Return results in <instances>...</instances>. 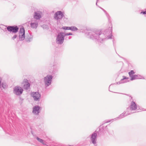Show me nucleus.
Listing matches in <instances>:
<instances>
[{
	"mask_svg": "<svg viewBox=\"0 0 146 146\" xmlns=\"http://www.w3.org/2000/svg\"><path fill=\"white\" fill-rule=\"evenodd\" d=\"M97 134L96 132H94L91 135V140L93 144L95 145L96 143Z\"/></svg>",
	"mask_w": 146,
	"mask_h": 146,
	"instance_id": "obj_11",
	"label": "nucleus"
},
{
	"mask_svg": "<svg viewBox=\"0 0 146 146\" xmlns=\"http://www.w3.org/2000/svg\"><path fill=\"white\" fill-rule=\"evenodd\" d=\"M40 107L38 106H36L33 108V113L35 115H38L40 112Z\"/></svg>",
	"mask_w": 146,
	"mask_h": 146,
	"instance_id": "obj_12",
	"label": "nucleus"
},
{
	"mask_svg": "<svg viewBox=\"0 0 146 146\" xmlns=\"http://www.w3.org/2000/svg\"><path fill=\"white\" fill-rule=\"evenodd\" d=\"M106 130L108 132V128L107 127V126H106Z\"/></svg>",
	"mask_w": 146,
	"mask_h": 146,
	"instance_id": "obj_32",
	"label": "nucleus"
},
{
	"mask_svg": "<svg viewBox=\"0 0 146 146\" xmlns=\"http://www.w3.org/2000/svg\"><path fill=\"white\" fill-rule=\"evenodd\" d=\"M140 14H143L145 15L146 14V11H141L140 13Z\"/></svg>",
	"mask_w": 146,
	"mask_h": 146,
	"instance_id": "obj_28",
	"label": "nucleus"
},
{
	"mask_svg": "<svg viewBox=\"0 0 146 146\" xmlns=\"http://www.w3.org/2000/svg\"><path fill=\"white\" fill-rule=\"evenodd\" d=\"M23 89L20 86H17L13 88V93L16 95L20 96L23 93Z\"/></svg>",
	"mask_w": 146,
	"mask_h": 146,
	"instance_id": "obj_5",
	"label": "nucleus"
},
{
	"mask_svg": "<svg viewBox=\"0 0 146 146\" xmlns=\"http://www.w3.org/2000/svg\"><path fill=\"white\" fill-rule=\"evenodd\" d=\"M112 31V29H111V33Z\"/></svg>",
	"mask_w": 146,
	"mask_h": 146,
	"instance_id": "obj_34",
	"label": "nucleus"
},
{
	"mask_svg": "<svg viewBox=\"0 0 146 146\" xmlns=\"http://www.w3.org/2000/svg\"><path fill=\"white\" fill-rule=\"evenodd\" d=\"M17 37V36L16 35H15L13 36V37H12V39L13 40H14Z\"/></svg>",
	"mask_w": 146,
	"mask_h": 146,
	"instance_id": "obj_27",
	"label": "nucleus"
},
{
	"mask_svg": "<svg viewBox=\"0 0 146 146\" xmlns=\"http://www.w3.org/2000/svg\"><path fill=\"white\" fill-rule=\"evenodd\" d=\"M123 78L119 82V84L126 82L128 81V78H126L125 76H123Z\"/></svg>",
	"mask_w": 146,
	"mask_h": 146,
	"instance_id": "obj_16",
	"label": "nucleus"
},
{
	"mask_svg": "<svg viewBox=\"0 0 146 146\" xmlns=\"http://www.w3.org/2000/svg\"><path fill=\"white\" fill-rule=\"evenodd\" d=\"M2 80V78L0 77V88L1 87V82Z\"/></svg>",
	"mask_w": 146,
	"mask_h": 146,
	"instance_id": "obj_30",
	"label": "nucleus"
},
{
	"mask_svg": "<svg viewBox=\"0 0 146 146\" xmlns=\"http://www.w3.org/2000/svg\"><path fill=\"white\" fill-rule=\"evenodd\" d=\"M98 1V0H97V2H96V5H97V1Z\"/></svg>",
	"mask_w": 146,
	"mask_h": 146,
	"instance_id": "obj_33",
	"label": "nucleus"
},
{
	"mask_svg": "<svg viewBox=\"0 0 146 146\" xmlns=\"http://www.w3.org/2000/svg\"><path fill=\"white\" fill-rule=\"evenodd\" d=\"M88 37L93 40H95L98 42L102 43L105 39L111 38L109 36L106 37L104 33H102L100 31L94 30L88 31L86 33Z\"/></svg>",
	"mask_w": 146,
	"mask_h": 146,
	"instance_id": "obj_1",
	"label": "nucleus"
},
{
	"mask_svg": "<svg viewBox=\"0 0 146 146\" xmlns=\"http://www.w3.org/2000/svg\"><path fill=\"white\" fill-rule=\"evenodd\" d=\"M64 16L63 14L61 11H57L54 14V18L56 20L61 19Z\"/></svg>",
	"mask_w": 146,
	"mask_h": 146,
	"instance_id": "obj_8",
	"label": "nucleus"
},
{
	"mask_svg": "<svg viewBox=\"0 0 146 146\" xmlns=\"http://www.w3.org/2000/svg\"><path fill=\"white\" fill-rule=\"evenodd\" d=\"M31 28L33 29H36L38 26V21L36 19H33L30 24Z\"/></svg>",
	"mask_w": 146,
	"mask_h": 146,
	"instance_id": "obj_9",
	"label": "nucleus"
},
{
	"mask_svg": "<svg viewBox=\"0 0 146 146\" xmlns=\"http://www.w3.org/2000/svg\"><path fill=\"white\" fill-rule=\"evenodd\" d=\"M23 84H24L23 86L24 89L27 90L29 89L30 84L28 82V80L27 79H25L24 80Z\"/></svg>",
	"mask_w": 146,
	"mask_h": 146,
	"instance_id": "obj_13",
	"label": "nucleus"
},
{
	"mask_svg": "<svg viewBox=\"0 0 146 146\" xmlns=\"http://www.w3.org/2000/svg\"><path fill=\"white\" fill-rule=\"evenodd\" d=\"M25 34V31L23 27L21 28L19 30V34Z\"/></svg>",
	"mask_w": 146,
	"mask_h": 146,
	"instance_id": "obj_21",
	"label": "nucleus"
},
{
	"mask_svg": "<svg viewBox=\"0 0 146 146\" xmlns=\"http://www.w3.org/2000/svg\"><path fill=\"white\" fill-rule=\"evenodd\" d=\"M129 108H127V111H124L123 113H122L119 116V117H118L114 119H112L111 120H106L104 121V123H108L109 122H110L111 120H116L118 119H122L129 115L131 114H132V112H129Z\"/></svg>",
	"mask_w": 146,
	"mask_h": 146,
	"instance_id": "obj_2",
	"label": "nucleus"
},
{
	"mask_svg": "<svg viewBox=\"0 0 146 146\" xmlns=\"http://www.w3.org/2000/svg\"><path fill=\"white\" fill-rule=\"evenodd\" d=\"M72 38V37L71 36H69L68 38V39L66 37V40H69V39H70Z\"/></svg>",
	"mask_w": 146,
	"mask_h": 146,
	"instance_id": "obj_31",
	"label": "nucleus"
},
{
	"mask_svg": "<svg viewBox=\"0 0 146 146\" xmlns=\"http://www.w3.org/2000/svg\"><path fill=\"white\" fill-rule=\"evenodd\" d=\"M78 30V28L75 26H72L70 27V30L72 31H76Z\"/></svg>",
	"mask_w": 146,
	"mask_h": 146,
	"instance_id": "obj_22",
	"label": "nucleus"
},
{
	"mask_svg": "<svg viewBox=\"0 0 146 146\" xmlns=\"http://www.w3.org/2000/svg\"><path fill=\"white\" fill-rule=\"evenodd\" d=\"M144 79L142 76L139 75H133L131 78V80H133L135 79Z\"/></svg>",
	"mask_w": 146,
	"mask_h": 146,
	"instance_id": "obj_14",
	"label": "nucleus"
},
{
	"mask_svg": "<svg viewBox=\"0 0 146 146\" xmlns=\"http://www.w3.org/2000/svg\"><path fill=\"white\" fill-rule=\"evenodd\" d=\"M40 14L36 12H35V15L34 16V19H36V20H39L41 18Z\"/></svg>",
	"mask_w": 146,
	"mask_h": 146,
	"instance_id": "obj_15",
	"label": "nucleus"
},
{
	"mask_svg": "<svg viewBox=\"0 0 146 146\" xmlns=\"http://www.w3.org/2000/svg\"><path fill=\"white\" fill-rule=\"evenodd\" d=\"M7 30L10 32L16 33L18 31L19 28L17 26H8L7 27Z\"/></svg>",
	"mask_w": 146,
	"mask_h": 146,
	"instance_id": "obj_7",
	"label": "nucleus"
},
{
	"mask_svg": "<svg viewBox=\"0 0 146 146\" xmlns=\"http://www.w3.org/2000/svg\"><path fill=\"white\" fill-rule=\"evenodd\" d=\"M31 96L35 101H39L40 99L41 95L38 92H32L31 93Z\"/></svg>",
	"mask_w": 146,
	"mask_h": 146,
	"instance_id": "obj_6",
	"label": "nucleus"
},
{
	"mask_svg": "<svg viewBox=\"0 0 146 146\" xmlns=\"http://www.w3.org/2000/svg\"><path fill=\"white\" fill-rule=\"evenodd\" d=\"M64 35L65 36H66L70 35H72V34L71 33H64Z\"/></svg>",
	"mask_w": 146,
	"mask_h": 146,
	"instance_id": "obj_26",
	"label": "nucleus"
},
{
	"mask_svg": "<svg viewBox=\"0 0 146 146\" xmlns=\"http://www.w3.org/2000/svg\"><path fill=\"white\" fill-rule=\"evenodd\" d=\"M62 29L65 30H70V27H62Z\"/></svg>",
	"mask_w": 146,
	"mask_h": 146,
	"instance_id": "obj_25",
	"label": "nucleus"
},
{
	"mask_svg": "<svg viewBox=\"0 0 146 146\" xmlns=\"http://www.w3.org/2000/svg\"><path fill=\"white\" fill-rule=\"evenodd\" d=\"M33 38V36L31 34L26 38L25 40L26 41L28 42H29L32 40Z\"/></svg>",
	"mask_w": 146,
	"mask_h": 146,
	"instance_id": "obj_17",
	"label": "nucleus"
},
{
	"mask_svg": "<svg viewBox=\"0 0 146 146\" xmlns=\"http://www.w3.org/2000/svg\"><path fill=\"white\" fill-rule=\"evenodd\" d=\"M135 73V72H134L133 70H131L129 72V74L131 78L133 76V74H134Z\"/></svg>",
	"mask_w": 146,
	"mask_h": 146,
	"instance_id": "obj_23",
	"label": "nucleus"
},
{
	"mask_svg": "<svg viewBox=\"0 0 146 146\" xmlns=\"http://www.w3.org/2000/svg\"><path fill=\"white\" fill-rule=\"evenodd\" d=\"M137 106L136 103L135 102L132 101L131 102V104L129 107V108H129V111L130 112V110H134L136 109H137Z\"/></svg>",
	"mask_w": 146,
	"mask_h": 146,
	"instance_id": "obj_10",
	"label": "nucleus"
},
{
	"mask_svg": "<svg viewBox=\"0 0 146 146\" xmlns=\"http://www.w3.org/2000/svg\"><path fill=\"white\" fill-rule=\"evenodd\" d=\"M100 8H101L104 12L105 13V14L107 16V18H108V20H109V21L110 20V17L109 15L108 14V13L106 12V10H105L103 8L101 7H100Z\"/></svg>",
	"mask_w": 146,
	"mask_h": 146,
	"instance_id": "obj_20",
	"label": "nucleus"
},
{
	"mask_svg": "<svg viewBox=\"0 0 146 146\" xmlns=\"http://www.w3.org/2000/svg\"><path fill=\"white\" fill-rule=\"evenodd\" d=\"M42 27L44 29H48V26L47 25H42Z\"/></svg>",
	"mask_w": 146,
	"mask_h": 146,
	"instance_id": "obj_24",
	"label": "nucleus"
},
{
	"mask_svg": "<svg viewBox=\"0 0 146 146\" xmlns=\"http://www.w3.org/2000/svg\"><path fill=\"white\" fill-rule=\"evenodd\" d=\"M1 85H2V87L3 88H5V85H4L3 84V83H2L1 84Z\"/></svg>",
	"mask_w": 146,
	"mask_h": 146,
	"instance_id": "obj_29",
	"label": "nucleus"
},
{
	"mask_svg": "<svg viewBox=\"0 0 146 146\" xmlns=\"http://www.w3.org/2000/svg\"><path fill=\"white\" fill-rule=\"evenodd\" d=\"M36 139L40 143H42L44 145H46V142L44 140L39 138L38 137H36Z\"/></svg>",
	"mask_w": 146,
	"mask_h": 146,
	"instance_id": "obj_18",
	"label": "nucleus"
},
{
	"mask_svg": "<svg viewBox=\"0 0 146 146\" xmlns=\"http://www.w3.org/2000/svg\"><path fill=\"white\" fill-rule=\"evenodd\" d=\"M53 77L52 76L48 75L44 78V82L46 87L50 85Z\"/></svg>",
	"mask_w": 146,
	"mask_h": 146,
	"instance_id": "obj_4",
	"label": "nucleus"
},
{
	"mask_svg": "<svg viewBox=\"0 0 146 146\" xmlns=\"http://www.w3.org/2000/svg\"><path fill=\"white\" fill-rule=\"evenodd\" d=\"M64 35V33L63 32H60L58 33L56 40V42L57 44H61L63 43L65 37Z\"/></svg>",
	"mask_w": 146,
	"mask_h": 146,
	"instance_id": "obj_3",
	"label": "nucleus"
},
{
	"mask_svg": "<svg viewBox=\"0 0 146 146\" xmlns=\"http://www.w3.org/2000/svg\"><path fill=\"white\" fill-rule=\"evenodd\" d=\"M19 38L20 40H24L25 38V34H19Z\"/></svg>",
	"mask_w": 146,
	"mask_h": 146,
	"instance_id": "obj_19",
	"label": "nucleus"
}]
</instances>
